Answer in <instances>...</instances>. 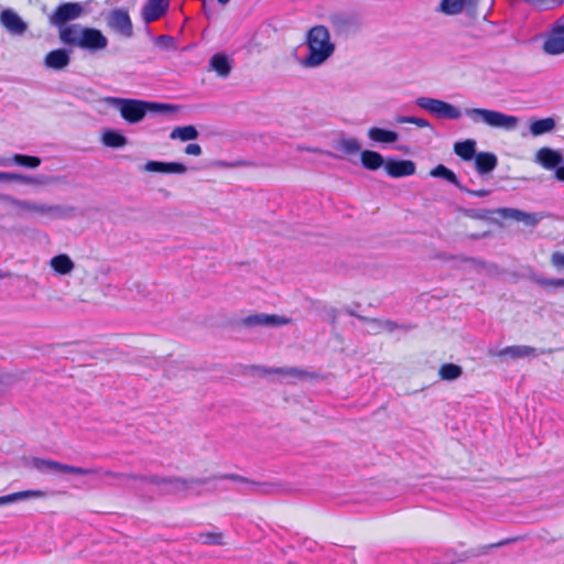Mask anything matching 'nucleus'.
<instances>
[{"label": "nucleus", "instance_id": "nucleus-31", "mask_svg": "<svg viewBox=\"0 0 564 564\" xmlns=\"http://www.w3.org/2000/svg\"><path fill=\"white\" fill-rule=\"evenodd\" d=\"M50 264L52 269L59 274H68L75 268L73 260L66 253H61L53 257L50 261Z\"/></svg>", "mask_w": 564, "mask_h": 564}, {"label": "nucleus", "instance_id": "nucleus-19", "mask_svg": "<svg viewBox=\"0 0 564 564\" xmlns=\"http://www.w3.org/2000/svg\"><path fill=\"white\" fill-rule=\"evenodd\" d=\"M143 170L162 174H184L187 172V166L181 162L148 161Z\"/></svg>", "mask_w": 564, "mask_h": 564}, {"label": "nucleus", "instance_id": "nucleus-41", "mask_svg": "<svg viewBox=\"0 0 564 564\" xmlns=\"http://www.w3.org/2000/svg\"><path fill=\"white\" fill-rule=\"evenodd\" d=\"M58 181H59V177L52 176V175H36V176H32V175L24 174L22 183L23 184H29V185H31V184L32 185H50V184H55Z\"/></svg>", "mask_w": 564, "mask_h": 564}, {"label": "nucleus", "instance_id": "nucleus-38", "mask_svg": "<svg viewBox=\"0 0 564 564\" xmlns=\"http://www.w3.org/2000/svg\"><path fill=\"white\" fill-rule=\"evenodd\" d=\"M512 541H514V539H506V540L499 541L497 543L479 545L478 547L470 549V550L467 551L468 558L469 557H478V556H481V555H486V554L489 553V551L491 549H497V547L507 545V544L511 543Z\"/></svg>", "mask_w": 564, "mask_h": 564}, {"label": "nucleus", "instance_id": "nucleus-34", "mask_svg": "<svg viewBox=\"0 0 564 564\" xmlns=\"http://www.w3.org/2000/svg\"><path fill=\"white\" fill-rule=\"evenodd\" d=\"M199 133L195 126L188 124V126H182L176 127L172 130L170 138L172 140H181L183 142L196 140L198 138Z\"/></svg>", "mask_w": 564, "mask_h": 564}, {"label": "nucleus", "instance_id": "nucleus-54", "mask_svg": "<svg viewBox=\"0 0 564 564\" xmlns=\"http://www.w3.org/2000/svg\"><path fill=\"white\" fill-rule=\"evenodd\" d=\"M299 150H304V148H299ZM305 150L308 151V152H314V153H317V152L325 153L327 156L333 158V159H339L340 158L339 155H337V154H335L333 152H329V151L323 152L319 149L305 148Z\"/></svg>", "mask_w": 564, "mask_h": 564}, {"label": "nucleus", "instance_id": "nucleus-62", "mask_svg": "<svg viewBox=\"0 0 564 564\" xmlns=\"http://www.w3.org/2000/svg\"><path fill=\"white\" fill-rule=\"evenodd\" d=\"M400 151H408V148L406 147H399L398 148Z\"/></svg>", "mask_w": 564, "mask_h": 564}, {"label": "nucleus", "instance_id": "nucleus-21", "mask_svg": "<svg viewBox=\"0 0 564 564\" xmlns=\"http://www.w3.org/2000/svg\"><path fill=\"white\" fill-rule=\"evenodd\" d=\"M488 355L494 357H510L512 359H519L524 358L529 356H536V349L531 346L525 345H514V346H508L501 350H494L489 349Z\"/></svg>", "mask_w": 564, "mask_h": 564}, {"label": "nucleus", "instance_id": "nucleus-35", "mask_svg": "<svg viewBox=\"0 0 564 564\" xmlns=\"http://www.w3.org/2000/svg\"><path fill=\"white\" fill-rule=\"evenodd\" d=\"M314 310L321 315L324 321L330 323V325L335 326L337 324L338 318V310L329 306L321 301H316L313 303Z\"/></svg>", "mask_w": 564, "mask_h": 564}, {"label": "nucleus", "instance_id": "nucleus-23", "mask_svg": "<svg viewBox=\"0 0 564 564\" xmlns=\"http://www.w3.org/2000/svg\"><path fill=\"white\" fill-rule=\"evenodd\" d=\"M252 370L259 372L262 376L271 375V373H276V375H283V376L293 377V378H296V379H303V378L308 376L307 371L299 369V368H295V367L264 368V367H261V366H252Z\"/></svg>", "mask_w": 564, "mask_h": 564}, {"label": "nucleus", "instance_id": "nucleus-52", "mask_svg": "<svg viewBox=\"0 0 564 564\" xmlns=\"http://www.w3.org/2000/svg\"><path fill=\"white\" fill-rule=\"evenodd\" d=\"M344 311H345V313H346V314H348L349 316H354V317L358 318V319H359V321H361V322L369 323V319H370L369 317H366V316H362V315L357 314V313H356L351 307H349V306H346V307L344 308Z\"/></svg>", "mask_w": 564, "mask_h": 564}, {"label": "nucleus", "instance_id": "nucleus-25", "mask_svg": "<svg viewBox=\"0 0 564 564\" xmlns=\"http://www.w3.org/2000/svg\"><path fill=\"white\" fill-rule=\"evenodd\" d=\"M361 165L369 171H377L380 167H384L387 159H384L379 152L372 150H362L360 152Z\"/></svg>", "mask_w": 564, "mask_h": 564}, {"label": "nucleus", "instance_id": "nucleus-49", "mask_svg": "<svg viewBox=\"0 0 564 564\" xmlns=\"http://www.w3.org/2000/svg\"><path fill=\"white\" fill-rule=\"evenodd\" d=\"M551 263L558 270L564 269V253L555 251L551 256Z\"/></svg>", "mask_w": 564, "mask_h": 564}, {"label": "nucleus", "instance_id": "nucleus-33", "mask_svg": "<svg viewBox=\"0 0 564 564\" xmlns=\"http://www.w3.org/2000/svg\"><path fill=\"white\" fill-rule=\"evenodd\" d=\"M44 492L41 490H24V491H18L10 495L1 496L0 497V506L14 503L18 501H22L30 498H39L43 497Z\"/></svg>", "mask_w": 564, "mask_h": 564}, {"label": "nucleus", "instance_id": "nucleus-7", "mask_svg": "<svg viewBox=\"0 0 564 564\" xmlns=\"http://www.w3.org/2000/svg\"><path fill=\"white\" fill-rule=\"evenodd\" d=\"M30 466L41 473H68L79 476L94 475L100 471L99 468H83L41 457H32Z\"/></svg>", "mask_w": 564, "mask_h": 564}, {"label": "nucleus", "instance_id": "nucleus-56", "mask_svg": "<svg viewBox=\"0 0 564 564\" xmlns=\"http://www.w3.org/2000/svg\"><path fill=\"white\" fill-rule=\"evenodd\" d=\"M23 175H24V174H21V173L10 172V182L14 181V182H20V183H22V181H23Z\"/></svg>", "mask_w": 564, "mask_h": 564}, {"label": "nucleus", "instance_id": "nucleus-30", "mask_svg": "<svg viewBox=\"0 0 564 564\" xmlns=\"http://www.w3.org/2000/svg\"><path fill=\"white\" fill-rule=\"evenodd\" d=\"M333 147L346 155H354L361 152L360 142L356 138L341 137L334 141Z\"/></svg>", "mask_w": 564, "mask_h": 564}, {"label": "nucleus", "instance_id": "nucleus-47", "mask_svg": "<svg viewBox=\"0 0 564 564\" xmlns=\"http://www.w3.org/2000/svg\"><path fill=\"white\" fill-rule=\"evenodd\" d=\"M154 43L163 47L165 50H174L175 48V39L171 35H159L153 39Z\"/></svg>", "mask_w": 564, "mask_h": 564}, {"label": "nucleus", "instance_id": "nucleus-63", "mask_svg": "<svg viewBox=\"0 0 564 564\" xmlns=\"http://www.w3.org/2000/svg\"><path fill=\"white\" fill-rule=\"evenodd\" d=\"M217 490V487L214 486L212 489H209V491H216Z\"/></svg>", "mask_w": 564, "mask_h": 564}, {"label": "nucleus", "instance_id": "nucleus-2", "mask_svg": "<svg viewBox=\"0 0 564 564\" xmlns=\"http://www.w3.org/2000/svg\"><path fill=\"white\" fill-rule=\"evenodd\" d=\"M304 44L307 47V55L299 63L305 68H316L324 65L336 50L329 30L322 24L314 25L306 32Z\"/></svg>", "mask_w": 564, "mask_h": 564}, {"label": "nucleus", "instance_id": "nucleus-18", "mask_svg": "<svg viewBox=\"0 0 564 564\" xmlns=\"http://www.w3.org/2000/svg\"><path fill=\"white\" fill-rule=\"evenodd\" d=\"M170 8L169 0H148L141 10L145 24L154 22L166 14Z\"/></svg>", "mask_w": 564, "mask_h": 564}, {"label": "nucleus", "instance_id": "nucleus-29", "mask_svg": "<svg viewBox=\"0 0 564 564\" xmlns=\"http://www.w3.org/2000/svg\"><path fill=\"white\" fill-rule=\"evenodd\" d=\"M476 141L474 139H466L458 141L454 144V153L464 161H471L476 156Z\"/></svg>", "mask_w": 564, "mask_h": 564}, {"label": "nucleus", "instance_id": "nucleus-39", "mask_svg": "<svg viewBox=\"0 0 564 564\" xmlns=\"http://www.w3.org/2000/svg\"><path fill=\"white\" fill-rule=\"evenodd\" d=\"M438 373L443 380L453 381L462 376L463 369L455 364H444L441 366Z\"/></svg>", "mask_w": 564, "mask_h": 564}, {"label": "nucleus", "instance_id": "nucleus-59", "mask_svg": "<svg viewBox=\"0 0 564 564\" xmlns=\"http://www.w3.org/2000/svg\"><path fill=\"white\" fill-rule=\"evenodd\" d=\"M9 275H10L9 272H3L2 270H0V279H4V278H7Z\"/></svg>", "mask_w": 564, "mask_h": 564}, {"label": "nucleus", "instance_id": "nucleus-20", "mask_svg": "<svg viewBox=\"0 0 564 564\" xmlns=\"http://www.w3.org/2000/svg\"><path fill=\"white\" fill-rule=\"evenodd\" d=\"M70 52L66 48H56L48 52L44 58V65L48 69L62 70L70 63Z\"/></svg>", "mask_w": 564, "mask_h": 564}, {"label": "nucleus", "instance_id": "nucleus-53", "mask_svg": "<svg viewBox=\"0 0 564 564\" xmlns=\"http://www.w3.org/2000/svg\"><path fill=\"white\" fill-rule=\"evenodd\" d=\"M479 1L480 0H466L465 8L469 14H474L476 12Z\"/></svg>", "mask_w": 564, "mask_h": 564}, {"label": "nucleus", "instance_id": "nucleus-64", "mask_svg": "<svg viewBox=\"0 0 564 564\" xmlns=\"http://www.w3.org/2000/svg\"><path fill=\"white\" fill-rule=\"evenodd\" d=\"M151 33V30L149 26H147V34H150Z\"/></svg>", "mask_w": 564, "mask_h": 564}, {"label": "nucleus", "instance_id": "nucleus-9", "mask_svg": "<svg viewBox=\"0 0 564 564\" xmlns=\"http://www.w3.org/2000/svg\"><path fill=\"white\" fill-rule=\"evenodd\" d=\"M84 13L80 2H64L50 15V23L58 28V33L68 28L69 21L78 19Z\"/></svg>", "mask_w": 564, "mask_h": 564}, {"label": "nucleus", "instance_id": "nucleus-46", "mask_svg": "<svg viewBox=\"0 0 564 564\" xmlns=\"http://www.w3.org/2000/svg\"><path fill=\"white\" fill-rule=\"evenodd\" d=\"M460 213L471 219H488L492 213L488 209H476V208H462Z\"/></svg>", "mask_w": 564, "mask_h": 564}, {"label": "nucleus", "instance_id": "nucleus-44", "mask_svg": "<svg viewBox=\"0 0 564 564\" xmlns=\"http://www.w3.org/2000/svg\"><path fill=\"white\" fill-rule=\"evenodd\" d=\"M443 556L444 564H456L468 560L467 551L459 554L455 550H447Z\"/></svg>", "mask_w": 564, "mask_h": 564}, {"label": "nucleus", "instance_id": "nucleus-14", "mask_svg": "<svg viewBox=\"0 0 564 564\" xmlns=\"http://www.w3.org/2000/svg\"><path fill=\"white\" fill-rule=\"evenodd\" d=\"M329 22L338 34H349L360 29V19L351 13H333L329 15Z\"/></svg>", "mask_w": 564, "mask_h": 564}, {"label": "nucleus", "instance_id": "nucleus-40", "mask_svg": "<svg viewBox=\"0 0 564 564\" xmlns=\"http://www.w3.org/2000/svg\"><path fill=\"white\" fill-rule=\"evenodd\" d=\"M369 324L373 325L376 330L386 329L390 333L398 328H402L404 330H410L413 328L412 325H399L395 322L389 319L381 321L378 318H370Z\"/></svg>", "mask_w": 564, "mask_h": 564}, {"label": "nucleus", "instance_id": "nucleus-3", "mask_svg": "<svg viewBox=\"0 0 564 564\" xmlns=\"http://www.w3.org/2000/svg\"><path fill=\"white\" fill-rule=\"evenodd\" d=\"M106 102L117 108L121 117L131 124L142 121L148 112L174 113L177 110V106L171 104L130 98L107 97Z\"/></svg>", "mask_w": 564, "mask_h": 564}, {"label": "nucleus", "instance_id": "nucleus-27", "mask_svg": "<svg viewBox=\"0 0 564 564\" xmlns=\"http://www.w3.org/2000/svg\"><path fill=\"white\" fill-rule=\"evenodd\" d=\"M430 175L436 178H443L453 184L459 191H466V186L460 183L457 175L444 164H438L430 171Z\"/></svg>", "mask_w": 564, "mask_h": 564}, {"label": "nucleus", "instance_id": "nucleus-17", "mask_svg": "<svg viewBox=\"0 0 564 564\" xmlns=\"http://www.w3.org/2000/svg\"><path fill=\"white\" fill-rule=\"evenodd\" d=\"M543 50L550 55L564 53V23L557 21L543 43Z\"/></svg>", "mask_w": 564, "mask_h": 564}, {"label": "nucleus", "instance_id": "nucleus-12", "mask_svg": "<svg viewBox=\"0 0 564 564\" xmlns=\"http://www.w3.org/2000/svg\"><path fill=\"white\" fill-rule=\"evenodd\" d=\"M292 322L291 318L280 316L276 314L257 313L246 316L241 319L240 324L245 327H280L289 325Z\"/></svg>", "mask_w": 564, "mask_h": 564}, {"label": "nucleus", "instance_id": "nucleus-13", "mask_svg": "<svg viewBox=\"0 0 564 564\" xmlns=\"http://www.w3.org/2000/svg\"><path fill=\"white\" fill-rule=\"evenodd\" d=\"M505 219H513L519 223H523L527 227L534 228L542 219L543 215L539 213H528L521 209L511 207H500L495 210Z\"/></svg>", "mask_w": 564, "mask_h": 564}, {"label": "nucleus", "instance_id": "nucleus-15", "mask_svg": "<svg viewBox=\"0 0 564 564\" xmlns=\"http://www.w3.org/2000/svg\"><path fill=\"white\" fill-rule=\"evenodd\" d=\"M0 23L11 35H23L28 29V23L13 10L4 9L0 12Z\"/></svg>", "mask_w": 564, "mask_h": 564}, {"label": "nucleus", "instance_id": "nucleus-45", "mask_svg": "<svg viewBox=\"0 0 564 564\" xmlns=\"http://www.w3.org/2000/svg\"><path fill=\"white\" fill-rule=\"evenodd\" d=\"M395 120L398 123H413L419 128H432L431 123L426 119L414 116H399Z\"/></svg>", "mask_w": 564, "mask_h": 564}, {"label": "nucleus", "instance_id": "nucleus-28", "mask_svg": "<svg viewBox=\"0 0 564 564\" xmlns=\"http://www.w3.org/2000/svg\"><path fill=\"white\" fill-rule=\"evenodd\" d=\"M368 138L378 143H394L399 140V133L379 127H372L367 132Z\"/></svg>", "mask_w": 564, "mask_h": 564}, {"label": "nucleus", "instance_id": "nucleus-51", "mask_svg": "<svg viewBox=\"0 0 564 564\" xmlns=\"http://www.w3.org/2000/svg\"><path fill=\"white\" fill-rule=\"evenodd\" d=\"M185 153L188 155H200L202 154V148L197 143H189L185 148Z\"/></svg>", "mask_w": 564, "mask_h": 564}, {"label": "nucleus", "instance_id": "nucleus-36", "mask_svg": "<svg viewBox=\"0 0 564 564\" xmlns=\"http://www.w3.org/2000/svg\"><path fill=\"white\" fill-rule=\"evenodd\" d=\"M556 122L553 118L536 119L530 124V132L532 135H542L554 130Z\"/></svg>", "mask_w": 564, "mask_h": 564}, {"label": "nucleus", "instance_id": "nucleus-50", "mask_svg": "<svg viewBox=\"0 0 564 564\" xmlns=\"http://www.w3.org/2000/svg\"><path fill=\"white\" fill-rule=\"evenodd\" d=\"M464 193H467V194H470L473 196H476V197H487L491 194V191L490 189H470L468 187H466V191H463Z\"/></svg>", "mask_w": 564, "mask_h": 564}, {"label": "nucleus", "instance_id": "nucleus-22", "mask_svg": "<svg viewBox=\"0 0 564 564\" xmlns=\"http://www.w3.org/2000/svg\"><path fill=\"white\" fill-rule=\"evenodd\" d=\"M474 160L475 169L481 176L490 174L498 165V158L492 152H479Z\"/></svg>", "mask_w": 564, "mask_h": 564}, {"label": "nucleus", "instance_id": "nucleus-55", "mask_svg": "<svg viewBox=\"0 0 564 564\" xmlns=\"http://www.w3.org/2000/svg\"><path fill=\"white\" fill-rule=\"evenodd\" d=\"M102 474L106 475V476H111V477H116V478H128V479H131L129 477L130 474L115 473V471H111V470H105V471H102Z\"/></svg>", "mask_w": 564, "mask_h": 564}, {"label": "nucleus", "instance_id": "nucleus-48", "mask_svg": "<svg viewBox=\"0 0 564 564\" xmlns=\"http://www.w3.org/2000/svg\"><path fill=\"white\" fill-rule=\"evenodd\" d=\"M445 259L447 260H452V259H459L462 262H465V263H471L474 264L475 267H480V268H484L485 267V262L477 259V258H474V257H467V256H449V257H444Z\"/></svg>", "mask_w": 564, "mask_h": 564}, {"label": "nucleus", "instance_id": "nucleus-6", "mask_svg": "<svg viewBox=\"0 0 564 564\" xmlns=\"http://www.w3.org/2000/svg\"><path fill=\"white\" fill-rule=\"evenodd\" d=\"M464 112L474 123L482 122L491 128L508 131L514 130L519 122L514 116L485 108H466Z\"/></svg>", "mask_w": 564, "mask_h": 564}, {"label": "nucleus", "instance_id": "nucleus-10", "mask_svg": "<svg viewBox=\"0 0 564 564\" xmlns=\"http://www.w3.org/2000/svg\"><path fill=\"white\" fill-rule=\"evenodd\" d=\"M535 161L546 170L555 171V178L564 182V158L561 151L542 148L535 154Z\"/></svg>", "mask_w": 564, "mask_h": 564}, {"label": "nucleus", "instance_id": "nucleus-32", "mask_svg": "<svg viewBox=\"0 0 564 564\" xmlns=\"http://www.w3.org/2000/svg\"><path fill=\"white\" fill-rule=\"evenodd\" d=\"M102 143L109 148H122L128 143V139L120 131L107 129L102 133Z\"/></svg>", "mask_w": 564, "mask_h": 564}, {"label": "nucleus", "instance_id": "nucleus-4", "mask_svg": "<svg viewBox=\"0 0 564 564\" xmlns=\"http://www.w3.org/2000/svg\"><path fill=\"white\" fill-rule=\"evenodd\" d=\"M0 202L13 207V210L9 213L12 217H23L24 213H37L52 219H70L76 215L74 206L37 204L32 200L15 198L9 194H0Z\"/></svg>", "mask_w": 564, "mask_h": 564}, {"label": "nucleus", "instance_id": "nucleus-5", "mask_svg": "<svg viewBox=\"0 0 564 564\" xmlns=\"http://www.w3.org/2000/svg\"><path fill=\"white\" fill-rule=\"evenodd\" d=\"M59 40L69 46H76L90 53L105 50L108 39L95 28L83 26L74 23L59 32Z\"/></svg>", "mask_w": 564, "mask_h": 564}, {"label": "nucleus", "instance_id": "nucleus-8", "mask_svg": "<svg viewBox=\"0 0 564 564\" xmlns=\"http://www.w3.org/2000/svg\"><path fill=\"white\" fill-rule=\"evenodd\" d=\"M415 104L417 107L440 119L457 120L462 117L459 108L441 99L419 97L416 98Z\"/></svg>", "mask_w": 564, "mask_h": 564}, {"label": "nucleus", "instance_id": "nucleus-42", "mask_svg": "<svg viewBox=\"0 0 564 564\" xmlns=\"http://www.w3.org/2000/svg\"><path fill=\"white\" fill-rule=\"evenodd\" d=\"M197 540L208 545H223V534L218 532H202L197 535Z\"/></svg>", "mask_w": 564, "mask_h": 564}, {"label": "nucleus", "instance_id": "nucleus-58", "mask_svg": "<svg viewBox=\"0 0 564 564\" xmlns=\"http://www.w3.org/2000/svg\"><path fill=\"white\" fill-rule=\"evenodd\" d=\"M487 236H488V234H487V232H482V234H471V235L469 236V238H470V239H473V240H479V239L485 238V237H487Z\"/></svg>", "mask_w": 564, "mask_h": 564}, {"label": "nucleus", "instance_id": "nucleus-11", "mask_svg": "<svg viewBox=\"0 0 564 564\" xmlns=\"http://www.w3.org/2000/svg\"><path fill=\"white\" fill-rule=\"evenodd\" d=\"M106 21L108 28L115 33L127 39L133 35V25L128 10L123 8H116L107 14Z\"/></svg>", "mask_w": 564, "mask_h": 564}, {"label": "nucleus", "instance_id": "nucleus-43", "mask_svg": "<svg viewBox=\"0 0 564 564\" xmlns=\"http://www.w3.org/2000/svg\"><path fill=\"white\" fill-rule=\"evenodd\" d=\"M531 280L533 282H535L536 284L541 285V286H556V288H560V286H564V279H550V278H545L543 275H532L531 276Z\"/></svg>", "mask_w": 564, "mask_h": 564}, {"label": "nucleus", "instance_id": "nucleus-37", "mask_svg": "<svg viewBox=\"0 0 564 564\" xmlns=\"http://www.w3.org/2000/svg\"><path fill=\"white\" fill-rule=\"evenodd\" d=\"M466 4V0H441L438 11L447 15L459 14Z\"/></svg>", "mask_w": 564, "mask_h": 564}, {"label": "nucleus", "instance_id": "nucleus-26", "mask_svg": "<svg viewBox=\"0 0 564 564\" xmlns=\"http://www.w3.org/2000/svg\"><path fill=\"white\" fill-rule=\"evenodd\" d=\"M15 164L19 166H23L26 169H36L41 165L42 160L39 156L35 155H28V154H14L11 159H3L0 160V165L7 166L10 164Z\"/></svg>", "mask_w": 564, "mask_h": 564}, {"label": "nucleus", "instance_id": "nucleus-60", "mask_svg": "<svg viewBox=\"0 0 564 564\" xmlns=\"http://www.w3.org/2000/svg\"><path fill=\"white\" fill-rule=\"evenodd\" d=\"M219 4L226 6L230 0H217Z\"/></svg>", "mask_w": 564, "mask_h": 564}, {"label": "nucleus", "instance_id": "nucleus-16", "mask_svg": "<svg viewBox=\"0 0 564 564\" xmlns=\"http://www.w3.org/2000/svg\"><path fill=\"white\" fill-rule=\"evenodd\" d=\"M384 170L390 177L400 178L413 175L416 171V165L411 160L388 158Z\"/></svg>", "mask_w": 564, "mask_h": 564}, {"label": "nucleus", "instance_id": "nucleus-24", "mask_svg": "<svg viewBox=\"0 0 564 564\" xmlns=\"http://www.w3.org/2000/svg\"><path fill=\"white\" fill-rule=\"evenodd\" d=\"M209 67L215 70L218 76L226 78L232 69V63L226 54L216 53L209 59Z\"/></svg>", "mask_w": 564, "mask_h": 564}, {"label": "nucleus", "instance_id": "nucleus-61", "mask_svg": "<svg viewBox=\"0 0 564 564\" xmlns=\"http://www.w3.org/2000/svg\"><path fill=\"white\" fill-rule=\"evenodd\" d=\"M552 351H553V349H547V350H544V349H543V350H541V354H545V352L551 354Z\"/></svg>", "mask_w": 564, "mask_h": 564}, {"label": "nucleus", "instance_id": "nucleus-1", "mask_svg": "<svg viewBox=\"0 0 564 564\" xmlns=\"http://www.w3.org/2000/svg\"><path fill=\"white\" fill-rule=\"evenodd\" d=\"M130 478L134 480L147 481L153 485L161 487L162 495H177L181 492H187L189 487L195 485H208L216 480H231L237 484L245 485V488L238 489L239 492L248 495L252 492L270 495L275 491L278 487L276 484L273 482H261L249 479L247 477L240 476L238 474H223V475H213L210 477H193V478H184L178 476H169L161 477L158 475H129Z\"/></svg>", "mask_w": 564, "mask_h": 564}, {"label": "nucleus", "instance_id": "nucleus-57", "mask_svg": "<svg viewBox=\"0 0 564 564\" xmlns=\"http://www.w3.org/2000/svg\"><path fill=\"white\" fill-rule=\"evenodd\" d=\"M0 182H10V172L0 171Z\"/></svg>", "mask_w": 564, "mask_h": 564}]
</instances>
